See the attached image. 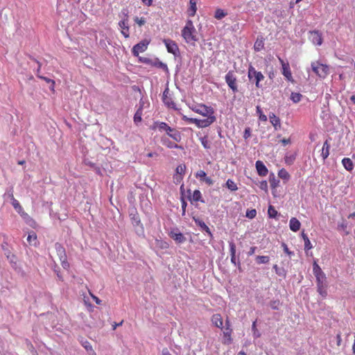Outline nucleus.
<instances>
[{
  "label": "nucleus",
  "instance_id": "f257e3e1",
  "mask_svg": "<svg viewBox=\"0 0 355 355\" xmlns=\"http://www.w3.org/2000/svg\"><path fill=\"white\" fill-rule=\"evenodd\" d=\"M191 109L194 112L206 117L204 119H200L205 128L209 127L216 120L215 111L211 106H207L203 103H200L192 106Z\"/></svg>",
  "mask_w": 355,
  "mask_h": 355
},
{
  "label": "nucleus",
  "instance_id": "f03ea898",
  "mask_svg": "<svg viewBox=\"0 0 355 355\" xmlns=\"http://www.w3.org/2000/svg\"><path fill=\"white\" fill-rule=\"evenodd\" d=\"M196 33V31L193 21L190 19L187 20L185 26L182 30V37L187 43L194 42L198 40Z\"/></svg>",
  "mask_w": 355,
  "mask_h": 355
},
{
  "label": "nucleus",
  "instance_id": "7ed1b4c3",
  "mask_svg": "<svg viewBox=\"0 0 355 355\" xmlns=\"http://www.w3.org/2000/svg\"><path fill=\"white\" fill-rule=\"evenodd\" d=\"M248 77L250 81H254L255 83V86L257 88H260L261 85H260V82L264 79V76L261 71H258L255 69L254 67L250 65L248 70Z\"/></svg>",
  "mask_w": 355,
  "mask_h": 355
},
{
  "label": "nucleus",
  "instance_id": "20e7f679",
  "mask_svg": "<svg viewBox=\"0 0 355 355\" xmlns=\"http://www.w3.org/2000/svg\"><path fill=\"white\" fill-rule=\"evenodd\" d=\"M311 69L313 71L321 78H326L329 72V66L322 64L318 61L311 63Z\"/></svg>",
  "mask_w": 355,
  "mask_h": 355
},
{
  "label": "nucleus",
  "instance_id": "39448f33",
  "mask_svg": "<svg viewBox=\"0 0 355 355\" xmlns=\"http://www.w3.org/2000/svg\"><path fill=\"white\" fill-rule=\"evenodd\" d=\"M225 80L233 93L239 92L237 78L234 71H229L225 76Z\"/></svg>",
  "mask_w": 355,
  "mask_h": 355
},
{
  "label": "nucleus",
  "instance_id": "423d86ee",
  "mask_svg": "<svg viewBox=\"0 0 355 355\" xmlns=\"http://www.w3.org/2000/svg\"><path fill=\"white\" fill-rule=\"evenodd\" d=\"M55 249L58 256L59 257L62 266L64 269H68L69 268V263L67 261V254L64 248L60 243H55Z\"/></svg>",
  "mask_w": 355,
  "mask_h": 355
},
{
  "label": "nucleus",
  "instance_id": "0eeeda50",
  "mask_svg": "<svg viewBox=\"0 0 355 355\" xmlns=\"http://www.w3.org/2000/svg\"><path fill=\"white\" fill-rule=\"evenodd\" d=\"M278 60L282 65V74L284 76L291 82H293L294 80L293 78L292 73L290 69V65L288 62H284V60L281 58L280 57H278Z\"/></svg>",
  "mask_w": 355,
  "mask_h": 355
},
{
  "label": "nucleus",
  "instance_id": "6e6552de",
  "mask_svg": "<svg viewBox=\"0 0 355 355\" xmlns=\"http://www.w3.org/2000/svg\"><path fill=\"white\" fill-rule=\"evenodd\" d=\"M148 43L146 40H143L135 44L132 49V54L137 57L140 53H143L147 49Z\"/></svg>",
  "mask_w": 355,
  "mask_h": 355
},
{
  "label": "nucleus",
  "instance_id": "1a4fd4ad",
  "mask_svg": "<svg viewBox=\"0 0 355 355\" xmlns=\"http://www.w3.org/2000/svg\"><path fill=\"white\" fill-rule=\"evenodd\" d=\"M163 42L164 43L168 53H171L175 55L179 53V48L178 44L172 40L164 39Z\"/></svg>",
  "mask_w": 355,
  "mask_h": 355
},
{
  "label": "nucleus",
  "instance_id": "9d476101",
  "mask_svg": "<svg viewBox=\"0 0 355 355\" xmlns=\"http://www.w3.org/2000/svg\"><path fill=\"white\" fill-rule=\"evenodd\" d=\"M313 272L316 277L317 284L325 282V275L324 274L322 269L315 261L313 263Z\"/></svg>",
  "mask_w": 355,
  "mask_h": 355
},
{
  "label": "nucleus",
  "instance_id": "9b49d317",
  "mask_svg": "<svg viewBox=\"0 0 355 355\" xmlns=\"http://www.w3.org/2000/svg\"><path fill=\"white\" fill-rule=\"evenodd\" d=\"M119 26L121 29V34L125 38H128L130 36V27L128 26V16L127 15H125L123 19L119 22Z\"/></svg>",
  "mask_w": 355,
  "mask_h": 355
},
{
  "label": "nucleus",
  "instance_id": "f8f14e48",
  "mask_svg": "<svg viewBox=\"0 0 355 355\" xmlns=\"http://www.w3.org/2000/svg\"><path fill=\"white\" fill-rule=\"evenodd\" d=\"M162 101L168 107H175V103L173 102L172 99L171 94H170V90L168 87H166L163 92Z\"/></svg>",
  "mask_w": 355,
  "mask_h": 355
},
{
  "label": "nucleus",
  "instance_id": "ddd939ff",
  "mask_svg": "<svg viewBox=\"0 0 355 355\" xmlns=\"http://www.w3.org/2000/svg\"><path fill=\"white\" fill-rule=\"evenodd\" d=\"M309 39L315 45L320 46L322 44V34L318 31H313L309 33Z\"/></svg>",
  "mask_w": 355,
  "mask_h": 355
},
{
  "label": "nucleus",
  "instance_id": "4468645a",
  "mask_svg": "<svg viewBox=\"0 0 355 355\" xmlns=\"http://www.w3.org/2000/svg\"><path fill=\"white\" fill-rule=\"evenodd\" d=\"M255 166L257 173L259 176L265 177L267 175L268 170L267 167L265 166V164L263 163V162L260 160L257 161Z\"/></svg>",
  "mask_w": 355,
  "mask_h": 355
},
{
  "label": "nucleus",
  "instance_id": "2eb2a0df",
  "mask_svg": "<svg viewBox=\"0 0 355 355\" xmlns=\"http://www.w3.org/2000/svg\"><path fill=\"white\" fill-rule=\"evenodd\" d=\"M232 329L231 327H225V330L223 331V343L224 345H230L232 343Z\"/></svg>",
  "mask_w": 355,
  "mask_h": 355
},
{
  "label": "nucleus",
  "instance_id": "dca6fc26",
  "mask_svg": "<svg viewBox=\"0 0 355 355\" xmlns=\"http://www.w3.org/2000/svg\"><path fill=\"white\" fill-rule=\"evenodd\" d=\"M211 322L217 328L223 329V320L220 314L215 313L211 318Z\"/></svg>",
  "mask_w": 355,
  "mask_h": 355
},
{
  "label": "nucleus",
  "instance_id": "f3484780",
  "mask_svg": "<svg viewBox=\"0 0 355 355\" xmlns=\"http://www.w3.org/2000/svg\"><path fill=\"white\" fill-rule=\"evenodd\" d=\"M129 216L134 225L138 226L140 225V217L135 208H132L130 210Z\"/></svg>",
  "mask_w": 355,
  "mask_h": 355
},
{
  "label": "nucleus",
  "instance_id": "a211bd4d",
  "mask_svg": "<svg viewBox=\"0 0 355 355\" xmlns=\"http://www.w3.org/2000/svg\"><path fill=\"white\" fill-rule=\"evenodd\" d=\"M269 119L275 130L280 129L281 121L278 116H277L274 113H270Z\"/></svg>",
  "mask_w": 355,
  "mask_h": 355
},
{
  "label": "nucleus",
  "instance_id": "6ab92c4d",
  "mask_svg": "<svg viewBox=\"0 0 355 355\" xmlns=\"http://www.w3.org/2000/svg\"><path fill=\"white\" fill-rule=\"evenodd\" d=\"M162 144L168 148H178L182 149L183 148L181 146L178 145L177 144L170 141L168 138L166 137H162L161 139Z\"/></svg>",
  "mask_w": 355,
  "mask_h": 355
},
{
  "label": "nucleus",
  "instance_id": "aec40b11",
  "mask_svg": "<svg viewBox=\"0 0 355 355\" xmlns=\"http://www.w3.org/2000/svg\"><path fill=\"white\" fill-rule=\"evenodd\" d=\"M169 236L178 243H184L186 241V238L181 232L171 231Z\"/></svg>",
  "mask_w": 355,
  "mask_h": 355
},
{
  "label": "nucleus",
  "instance_id": "412c9836",
  "mask_svg": "<svg viewBox=\"0 0 355 355\" xmlns=\"http://www.w3.org/2000/svg\"><path fill=\"white\" fill-rule=\"evenodd\" d=\"M182 120L189 123H194L198 128H204V125L202 122H201L200 119L196 118H189L185 115H183L182 117Z\"/></svg>",
  "mask_w": 355,
  "mask_h": 355
},
{
  "label": "nucleus",
  "instance_id": "4be33fe9",
  "mask_svg": "<svg viewBox=\"0 0 355 355\" xmlns=\"http://www.w3.org/2000/svg\"><path fill=\"white\" fill-rule=\"evenodd\" d=\"M300 227H301V223H300V222L299 221L298 219H297L295 217H292L290 219L289 227H290L291 231H293L294 232H296L298 230H300Z\"/></svg>",
  "mask_w": 355,
  "mask_h": 355
},
{
  "label": "nucleus",
  "instance_id": "5701e85b",
  "mask_svg": "<svg viewBox=\"0 0 355 355\" xmlns=\"http://www.w3.org/2000/svg\"><path fill=\"white\" fill-rule=\"evenodd\" d=\"M10 198H11V200H12V205L13 207L15 209V210L21 216L25 215L26 214L24 211L22 207L19 204V201L14 198V196H13L12 193L10 195Z\"/></svg>",
  "mask_w": 355,
  "mask_h": 355
},
{
  "label": "nucleus",
  "instance_id": "b1692460",
  "mask_svg": "<svg viewBox=\"0 0 355 355\" xmlns=\"http://www.w3.org/2000/svg\"><path fill=\"white\" fill-rule=\"evenodd\" d=\"M197 2H198V0H190L189 1V7L187 10L189 16L193 17L196 14Z\"/></svg>",
  "mask_w": 355,
  "mask_h": 355
},
{
  "label": "nucleus",
  "instance_id": "393cba45",
  "mask_svg": "<svg viewBox=\"0 0 355 355\" xmlns=\"http://www.w3.org/2000/svg\"><path fill=\"white\" fill-rule=\"evenodd\" d=\"M193 220L195 221L196 224L199 226L202 230L205 231L209 236H212V234L210 231V229L209 227L205 224V223L199 218H196L195 217L193 218Z\"/></svg>",
  "mask_w": 355,
  "mask_h": 355
},
{
  "label": "nucleus",
  "instance_id": "a878e982",
  "mask_svg": "<svg viewBox=\"0 0 355 355\" xmlns=\"http://www.w3.org/2000/svg\"><path fill=\"white\" fill-rule=\"evenodd\" d=\"M343 167L348 171H352L354 169V165L350 158L345 157L342 159Z\"/></svg>",
  "mask_w": 355,
  "mask_h": 355
},
{
  "label": "nucleus",
  "instance_id": "bb28decb",
  "mask_svg": "<svg viewBox=\"0 0 355 355\" xmlns=\"http://www.w3.org/2000/svg\"><path fill=\"white\" fill-rule=\"evenodd\" d=\"M156 128H158L159 131L166 132L167 130H171V127L165 122H155L153 129Z\"/></svg>",
  "mask_w": 355,
  "mask_h": 355
},
{
  "label": "nucleus",
  "instance_id": "cd10ccee",
  "mask_svg": "<svg viewBox=\"0 0 355 355\" xmlns=\"http://www.w3.org/2000/svg\"><path fill=\"white\" fill-rule=\"evenodd\" d=\"M142 114H143V105H140L139 107L136 111L134 115V122L136 124L140 123L142 120Z\"/></svg>",
  "mask_w": 355,
  "mask_h": 355
},
{
  "label": "nucleus",
  "instance_id": "c85d7f7f",
  "mask_svg": "<svg viewBox=\"0 0 355 355\" xmlns=\"http://www.w3.org/2000/svg\"><path fill=\"white\" fill-rule=\"evenodd\" d=\"M329 148H330V145L328 142V140H326L323 144V147L322 149V153H321V156L322 157L323 159H327L328 157V156L329 155Z\"/></svg>",
  "mask_w": 355,
  "mask_h": 355
},
{
  "label": "nucleus",
  "instance_id": "c756f323",
  "mask_svg": "<svg viewBox=\"0 0 355 355\" xmlns=\"http://www.w3.org/2000/svg\"><path fill=\"white\" fill-rule=\"evenodd\" d=\"M302 237L304 241V250L306 252H307L308 250H311L313 246H312V244L309 239V237L307 236V235L304 233V231L302 232Z\"/></svg>",
  "mask_w": 355,
  "mask_h": 355
},
{
  "label": "nucleus",
  "instance_id": "7c9ffc66",
  "mask_svg": "<svg viewBox=\"0 0 355 355\" xmlns=\"http://www.w3.org/2000/svg\"><path fill=\"white\" fill-rule=\"evenodd\" d=\"M27 241L31 245L36 246L37 244V234L34 232L29 233L27 237Z\"/></svg>",
  "mask_w": 355,
  "mask_h": 355
},
{
  "label": "nucleus",
  "instance_id": "2f4dec72",
  "mask_svg": "<svg viewBox=\"0 0 355 355\" xmlns=\"http://www.w3.org/2000/svg\"><path fill=\"white\" fill-rule=\"evenodd\" d=\"M318 292L323 297H325L327 295L326 290L325 282L317 284Z\"/></svg>",
  "mask_w": 355,
  "mask_h": 355
},
{
  "label": "nucleus",
  "instance_id": "473e14b6",
  "mask_svg": "<svg viewBox=\"0 0 355 355\" xmlns=\"http://www.w3.org/2000/svg\"><path fill=\"white\" fill-rule=\"evenodd\" d=\"M269 182L272 189H275L279 186V180L275 176L273 173H271L269 176Z\"/></svg>",
  "mask_w": 355,
  "mask_h": 355
},
{
  "label": "nucleus",
  "instance_id": "72a5a7b5",
  "mask_svg": "<svg viewBox=\"0 0 355 355\" xmlns=\"http://www.w3.org/2000/svg\"><path fill=\"white\" fill-rule=\"evenodd\" d=\"M278 176L279 178L285 180V181H288L290 178H291V175L290 174L288 173V172L285 169V168H281L279 171H278Z\"/></svg>",
  "mask_w": 355,
  "mask_h": 355
},
{
  "label": "nucleus",
  "instance_id": "f704fd0d",
  "mask_svg": "<svg viewBox=\"0 0 355 355\" xmlns=\"http://www.w3.org/2000/svg\"><path fill=\"white\" fill-rule=\"evenodd\" d=\"M226 187L231 191H236L238 190L236 184L231 179H228L227 180Z\"/></svg>",
  "mask_w": 355,
  "mask_h": 355
},
{
  "label": "nucleus",
  "instance_id": "c9c22d12",
  "mask_svg": "<svg viewBox=\"0 0 355 355\" xmlns=\"http://www.w3.org/2000/svg\"><path fill=\"white\" fill-rule=\"evenodd\" d=\"M264 47V42H263V38H261V39H259L257 38L255 43H254V49L256 51H260L261 50H262Z\"/></svg>",
  "mask_w": 355,
  "mask_h": 355
},
{
  "label": "nucleus",
  "instance_id": "e433bc0d",
  "mask_svg": "<svg viewBox=\"0 0 355 355\" xmlns=\"http://www.w3.org/2000/svg\"><path fill=\"white\" fill-rule=\"evenodd\" d=\"M227 13L221 8H217L215 11L214 17L217 19H222Z\"/></svg>",
  "mask_w": 355,
  "mask_h": 355
},
{
  "label": "nucleus",
  "instance_id": "4c0bfd02",
  "mask_svg": "<svg viewBox=\"0 0 355 355\" xmlns=\"http://www.w3.org/2000/svg\"><path fill=\"white\" fill-rule=\"evenodd\" d=\"M273 269L275 270L276 274L279 276L285 277L286 275V272L284 268H279L277 264L273 266Z\"/></svg>",
  "mask_w": 355,
  "mask_h": 355
},
{
  "label": "nucleus",
  "instance_id": "58836bf2",
  "mask_svg": "<svg viewBox=\"0 0 355 355\" xmlns=\"http://www.w3.org/2000/svg\"><path fill=\"white\" fill-rule=\"evenodd\" d=\"M170 137L176 142H180L182 139L180 132L176 129H175L173 132L170 133Z\"/></svg>",
  "mask_w": 355,
  "mask_h": 355
},
{
  "label": "nucleus",
  "instance_id": "ea45409f",
  "mask_svg": "<svg viewBox=\"0 0 355 355\" xmlns=\"http://www.w3.org/2000/svg\"><path fill=\"white\" fill-rule=\"evenodd\" d=\"M170 137L176 142H180L182 139L180 132L176 129H175L173 132L170 133Z\"/></svg>",
  "mask_w": 355,
  "mask_h": 355
},
{
  "label": "nucleus",
  "instance_id": "a19ab883",
  "mask_svg": "<svg viewBox=\"0 0 355 355\" xmlns=\"http://www.w3.org/2000/svg\"><path fill=\"white\" fill-rule=\"evenodd\" d=\"M201 144L205 149L211 148V141L209 140L208 137L205 136L200 139Z\"/></svg>",
  "mask_w": 355,
  "mask_h": 355
},
{
  "label": "nucleus",
  "instance_id": "79ce46f5",
  "mask_svg": "<svg viewBox=\"0 0 355 355\" xmlns=\"http://www.w3.org/2000/svg\"><path fill=\"white\" fill-rule=\"evenodd\" d=\"M268 215L269 218H277L278 212L272 205H269L268 209Z\"/></svg>",
  "mask_w": 355,
  "mask_h": 355
},
{
  "label": "nucleus",
  "instance_id": "37998d69",
  "mask_svg": "<svg viewBox=\"0 0 355 355\" xmlns=\"http://www.w3.org/2000/svg\"><path fill=\"white\" fill-rule=\"evenodd\" d=\"M201 198H202V195H201L200 191L199 190H195L193 193L191 200L194 202H198V201L203 202V200H202Z\"/></svg>",
  "mask_w": 355,
  "mask_h": 355
},
{
  "label": "nucleus",
  "instance_id": "c03bdc74",
  "mask_svg": "<svg viewBox=\"0 0 355 355\" xmlns=\"http://www.w3.org/2000/svg\"><path fill=\"white\" fill-rule=\"evenodd\" d=\"M295 157H296L295 154L286 155L284 157L285 163L287 165L293 164L295 159Z\"/></svg>",
  "mask_w": 355,
  "mask_h": 355
},
{
  "label": "nucleus",
  "instance_id": "a18cd8bd",
  "mask_svg": "<svg viewBox=\"0 0 355 355\" xmlns=\"http://www.w3.org/2000/svg\"><path fill=\"white\" fill-rule=\"evenodd\" d=\"M302 95L297 92H292L291 94V99L293 103H297L301 101Z\"/></svg>",
  "mask_w": 355,
  "mask_h": 355
},
{
  "label": "nucleus",
  "instance_id": "49530a36",
  "mask_svg": "<svg viewBox=\"0 0 355 355\" xmlns=\"http://www.w3.org/2000/svg\"><path fill=\"white\" fill-rule=\"evenodd\" d=\"M186 171V166L185 164H180L178 165L175 168V174L183 175L185 173Z\"/></svg>",
  "mask_w": 355,
  "mask_h": 355
},
{
  "label": "nucleus",
  "instance_id": "de8ad7c7",
  "mask_svg": "<svg viewBox=\"0 0 355 355\" xmlns=\"http://www.w3.org/2000/svg\"><path fill=\"white\" fill-rule=\"evenodd\" d=\"M257 113L259 115V119L261 121H267L268 120V118L266 116V114H264L261 109V107L259 106H257Z\"/></svg>",
  "mask_w": 355,
  "mask_h": 355
},
{
  "label": "nucleus",
  "instance_id": "09e8293b",
  "mask_svg": "<svg viewBox=\"0 0 355 355\" xmlns=\"http://www.w3.org/2000/svg\"><path fill=\"white\" fill-rule=\"evenodd\" d=\"M257 262L258 263H268L269 262L270 258L268 256H257Z\"/></svg>",
  "mask_w": 355,
  "mask_h": 355
},
{
  "label": "nucleus",
  "instance_id": "8fccbe9b",
  "mask_svg": "<svg viewBox=\"0 0 355 355\" xmlns=\"http://www.w3.org/2000/svg\"><path fill=\"white\" fill-rule=\"evenodd\" d=\"M37 77L42 80H44L45 82H46L47 83H51V85H52V87H51V89L53 91L54 90V86H55V81L52 79H50L47 77H45V76H41L40 74H37Z\"/></svg>",
  "mask_w": 355,
  "mask_h": 355
},
{
  "label": "nucleus",
  "instance_id": "3c124183",
  "mask_svg": "<svg viewBox=\"0 0 355 355\" xmlns=\"http://www.w3.org/2000/svg\"><path fill=\"white\" fill-rule=\"evenodd\" d=\"M257 216V211L255 209H248L246 211L245 216L250 219H253Z\"/></svg>",
  "mask_w": 355,
  "mask_h": 355
},
{
  "label": "nucleus",
  "instance_id": "603ef678",
  "mask_svg": "<svg viewBox=\"0 0 355 355\" xmlns=\"http://www.w3.org/2000/svg\"><path fill=\"white\" fill-rule=\"evenodd\" d=\"M83 345L85 348V349L87 352H90L92 355H96V352L94 351L92 345L88 341L85 342V343Z\"/></svg>",
  "mask_w": 355,
  "mask_h": 355
},
{
  "label": "nucleus",
  "instance_id": "864d4df0",
  "mask_svg": "<svg viewBox=\"0 0 355 355\" xmlns=\"http://www.w3.org/2000/svg\"><path fill=\"white\" fill-rule=\"evenodd\" d=\"M207 177L206 173L200 170L196 173V178H198L200 181H202L203 179H205Z\"/></svg>",
  "mask_w": 355,
  "mask_h": 355
},
{
  "label": "nucleus",
  "instance_id": "5fc2aeb1",
  "mask_svg": "<svg viewBox=\"0 0 355 355\" xmlns=\"http://www.w3.org/2000/svg\"><path fill=\"white\" fill-rule=\"evenodd\" d=\"M134 21L139 26H141L146 24V19L144 17L139 18L137 17H135Z\"/></svg>",
  "mask_w": 355,
  "mask_h": 355
},
{
  "label": "nucleus",
  "instance_id": "6e6d98bb",
  "mask_svg": "<svg viewBox=\"0 0 355 355\" xmlns=\"http://www.w3.org/2000/svg\"><path fill=\"white\" fill-rule=\"evenodd\" d=\"M230 255H236V245L234 242H229Z\"/></svg>",
  "mask_w": 355,
  "mask_h": 355
},
{
  "label": "nucleus",
  "instance_id": "4d7b16f0",
  "mask_svg": "<svg viewBox=\"0 0 355 355\" xmlns=\"http://www.w3.org/2000/svg\"><path fill=\"white\" fill-rule=\"evenodd\" d=\"M155 66L162 69L164 71L166 72L168 71L167 65L165 63H163L162 62H158L157 63H155Z\"/></svg>",
  "mask_w": 355,
  "mask_h": 355
},
{
  "label": "nucleus",
  "instance_id": "13d9d810",
  "mask_svg": "<svg viewBox=\"0 0 355 355\" xmlns=\"http://www.w3.org/2000/svg\"><path fill=\"white\" fill-rule=\"evenodd\" d=\"M183 177H184L183 175L174 174V175H173L174 182L176 184H180L182 182V180H183Z\"/></svg>",
  "mask_w": 355,
  "mask_h": 355
},
{
  "label": "nucleus",
  "instance_id": "bf43d9fd",
  "mask_svg": "<svg viewBox=\"0 0 355 355\" xmlns=\"http://www.w3.org/2000/svg\"><path fill=\"white\" fill-rule=\"evenodd\" d=\"M259 187L263 189V190H265V191H267L268 189V183L266 180H263L260 182V186Z\"/></svg>",
  "mask_w": 355,
  "mask_h": 355
},
{
  "label": "nucleus",
  "instance_id": "052dcab7",
  "mask_svg": "<svg viewBox=\"0 0 355 355\" xmlns=\"http://www.w3.org/2000/svg\"><path fill=\"white\" fill-rule=\"evenodd\" d=\"M33 60H34L38 65L37 67V73H36V75L37 76V74H40V70H41V67H42V64L40 62H39L37 60H36L35 58H32Z\"/></svg>",
  "mask_w": 355,
  "mask_h": 355
},
{
  "label": "nucleus",
  "instance_id": "680f3d73",
  "mask_svg": "<svg viewBox=\"0 0 355 355\" xmlns=\"http://www.w3.org/2000/svg\"><path fill=\"white\" fill-rule=\"evenodd\" d=\"M202 181L205 182L208 185H212L214 184V181L209 177H206L205 179H203Z\"/></svg>",
  "mask_w": 355,
  "mask_h": 355
},
{
  "label": "nucleus",
  "instance_id": "e2e57ef3",
  "mask_svg": "<svg viewBox=\"0 0 355 355\" xmlns=\"http://www.w3.org/2000/svg\"><path fill=\"white\" fill-rule=\"evenodd\" d=\"M90 293V295L91 297H92V299L95 301V302L97 304H101V300L97 297L96 296H95L94 295H93L92 293Z\"/></svg>",
  "mask_w": 355,
  "mask_h": 355
},
{
  "label": "nucleus",
  "instance_id": "0e129e2a",
  "mask_svg": "<svg viewBox=\"0 0 355 355\" xmlns=\"http://www.w3.org/2000/svg\"><path fill=\"white\" fill-rule=\"evenodd\" d=\"M281 142L284 146H286V145L291 144V139L289 138H288V139L284 138L283 139L281 140Z\"/></svg>",
  "mask_w": 355,
  "mask_h": 355
},
{
  "label": "nucleus",
  "instance_id": "69168bd1",
  "mask_svg": "<svg viewBox=\"0 0 355 355\" xmlns=\"http://www.w3.org/2000/svg\"><path fill=\"white\" fill-rule=\"evenodd\" d=\"M336 340H337V345L340 346L341 345V342H342L340 333H338L336 335Z\"/></svg>",
  "mask_w": 355,
  "mask_h": 355
},
{
  "label": "nucleus",
  "instance_id": "338daca9",
  "mask_svg": "<svg viewBox=\"0 0 355 355\" xmlns=\"http://www.w3.org/2000/svg\"><path fill=\"white\" fill-rule=\"evenodd\" d=\"M250 135V128H247L245 129V132H244V137L245 139H247L248 137H249Z\"/></svg>",
  "mask_w": 355,
  "mask_h": 355
},
{
  "label": "nucleus",
  "instance_id": "774afa93",
  "mask_svg": "<svg viewBox=\"0 0 355 355\" xmlns=\"http://www.w3.org/2000/svg\"><path fill=\"white\" fill-rule=\"evenodd\" d=\"M162 355H171L168 349L165 348L162 350Z\"/></svg>",
  "mask_w": 355,
  "mask_h": 355
}]
</instances>
